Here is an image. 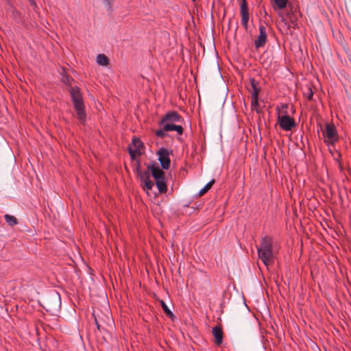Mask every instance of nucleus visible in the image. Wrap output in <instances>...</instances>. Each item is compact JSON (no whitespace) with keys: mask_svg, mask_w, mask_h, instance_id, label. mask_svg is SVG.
Masks as SVG:
<instances>
[{"mask_svg":"<svg viewBox=\"0 0 351 351\" xmlns=\"http://www.w3.org/2000/svg\"><path fill=\"white\" fill-rule=\"evenodd\" d=\"M144 186H143L144 190H151L154 186V182L151 179L143 181Z\"/></svg>","mask_w":351,"mask_h":351,"instance_id":"obj_27","label":"nucleus"},{"mask_svg":"<svg viewBox=\"0 0 351 351\" xmlns=\"http://www.w3.org/2000/svg\"><path fill=\"white\" fill-rule=\"evenodd\" d=\"M113 1L114 0H103V3L105 5L108 11H112Z\"/></svg>","mask_w":351,"mask_h":351,"instance_id":"obj_29","label":"nucleus"},{"mask_svg":"<svg viewBox=\"0 0 351 351\" xmlns=\"http://www.w3.org/2000/svg\"><path fill=\"white\" fill-rule=\"evenodd\" d=\"M29 1H32V0H29Z\"/></svg>","mask_w":351,"mask_h":351,"instance_id":"obj_40","label":"nucleus"},{"mask_svg":"<svg viewBox=\"0 0 351 351\" xmlns=\"http://www.w3.org/2000/svg\"><path fill=\"white\" fill-rule=\"evenodd\" d=\"M25 230L27 232H28L29 233H30L32 235L34 234V231L32 230L29 229V230Z\"/></svg>","mask_w":351,"mask_h":351,"instance_id":"obj_34","label":"nucleus"},{"mask_svg":"<svg viewBox=\"0 0 351 351\" xmlns=\"http://www.w3.org/2000/svg\"><path fill=\"white\" fill-rule=\"evenodd\" d=\"M10 9L12 18L16 21L19 22L21 19V14L20 13V12H19L13 5H11Z\"/></svg>","mask_w":351,"mask_h":351,"instance_id":"obj_22","label":"nucleus"},{"mask_svg":"<svg viewBox=\"0 0 351 351\" xmlns=\"http://www.w3.org/2000/svg\"><path fill=\"white\" fill-rule=\"evenodd\" d=\"M132 145L136 148L135 149L140 150L141 148H145L144 144L142 141L136 136L132 140Z\"/></svg>","mask_w":351,"mask_h":351,"instance_id":"obj_19","label":"nucleus"},{"mask_svg":"<svg viewBox=\"0 0 351 351\" xmlns=\"http://www.w3.org/2000/svg\"><path fill=\"white\" fill-rule=\"evenodd\" d=\"M251 104H252V108L253 110H255L258 113L259 112V111L258 110V108L259 106L258 97H252Z\"/></svg>","mask_w":351,"mask_h":351,"instance_id":"obj_26","label":"nucleus"},{"mask_svg":"<svg viewBox=\"0 0 351 351\" xmlns=\"http://www.w3.org/2000/svg\"><path fill=\"white\" fill-rule=\"evenodd\" d=\"M291 13H293L295 15L299 14V16H302V13L299 10V8L296 5H294L293 3H289V10L287 11L286 14H291Z\"/></svg>","mask_w":351,"mask_h":351,"instance_id":"obj_23","label":"nucleus"},{"mask_svg":"<svg viewBox=\"0 0 351 351\" xmlns=\"http://www.w3.org/2000/svg\"><path fill=\"white\" fill-rule=\"evenodd\" d=\"M166 132H167V131L164 130V126H162V128L161 129L157 130L155 131V134L158 137H160L161 138H165L167 136Z\"/></svg>","mask_w":351,"mask_h":351,"instance_id":"obj_28","label":"nucleus"},{"mask_svg":"<svg viewBox=\"0 0 351 351\" xmlns=\"http://www.w3.org/2000/svg\"><path fill=\"white\" fill-rule=\"evenodd\" d=\"M88 270H89V274H91L92 271H93V270L90 267L88 268Z\"/></svg>","mask_w":351,"mask_h":351,"instance_id":"obj_36","label":"nucleus"},{"mask_svg":"<svg viewBox=\"0 0 351 351\" xmlns=\"http://www.w3.org/2000/svg\"><path fill=\"white\" fill-rule=\"evenodd\" d=\"M314 92L312 89L311 84L307 85L304 90L303 95L307 99L308 101H312L313 97Z\"/></svg>","mask_w":351,"mask_h":351,"instance_id":"obj_18","label":"nucleus"},{"mask_svg":"<svg viewBox=\"0 0 351 351\" xmlns=\"http://www.w3.org/2000/svg\"><path fill=\"white\" fill-rule=\"evenodd\" d=\"M149 171H150V170H148V169H147V171H142V170H141V173H138L136 174H137V176L140 178L141 181L143 182V181L150 179Z\"/></svg>","mask_w":351,"mask_h":351,"instance_id":"obj_24","label":"nucleus"},{"mask_svg":"<svg viewBox=\"0 0 351 351\" xmlns=\"http://www.w3.org/2000/svg\"><path fill=\"white\" fill-rule=\"evenodd\" d=\"M5 1L6 2V3L11 7V5H12L11 3V0H5Z\"/></svg>","mask_w":351,"mask_h":351,"instance_id":"obj_33","label":"nucleus"},{"mask_svg":"<svg viewBox=\"0 0 351 351\" xmlns=\"http://www.w3.org/2000/svg\"><path fill=\"white\" fill-rule=\"evenodd\" d=\"M215 180L214 179L211 180L208 183H207L203 189H202L199 192V196L201 197L204 195L206 193H207L210 188L213 186Z\"/></svg>","mask_w":351,"mask_h":351,"instance_id":"obj_21","label":"nucleus"},{"mask_svg":"<svg viewBox=\"0 0 351 351\" xmlns=\"http://www.w3.org/2000/svg\"><path fill=\"white\" fill-rule=\"evenodd\" d=\"M323 136L325 138L324 143L328 145H334L339 140L337 128L333 123H326Z\"/></svg>","mask_w":351,"mask_h":351,"instance_id":"obj_5","label":"nucleus"},{"mask_svg":"<svg viewBox=\"0 0 351 351\" xmlns=\"http://www.w3.org/2000/svg\"><path fill=\"white\" fill-rule=\"evenodd\" d=\"M298 15L299 14L295 15L293 13L286 14V16L288 19V21H289V29L291 30V27H293V29L298 28Z\"/></svg>","mask_w":351,"mask_h":351,"instance_id":"obj_14","label":"nucleus"},{"mask_svg":"<svg viewBox=\"0 0 351 351\" xmlns=\"http://www.w3.org/2000/svg\"><path fill=\"white\" fill-rule=\"evenodd\" d=\"M275 5L279 10L285 8L288 4V0H274Z\"/></svg>","mask_w":351,"mask_h":351,"instance_id":"obj_25","label":"nucleus"},{"mask_svg":"<svg viewBox=\"0 0 351 351\" xmlns=\"http://www.w3.org/2000/svg\"><path fill=\"white\" fill-rule=\"evenodd\" d=\"M213 335L215 337V343L217 346H220L222 343L223 338V332L221 326H215L213 328Z\"/></svg>","mask_w":351,"mask_h":351,"instance_id":"obj_12","label":"nucleus"},{"mask_svg":"<svg viewBox=\"0 0 351 351\" xmlns=\"http://www.w3.org/2000/svg\"><path fill=\"white\" fill-rule=\"evenodd\" d=\"M86 301H84L83 300H82V306H85V304L84 303H86Z\"/></svg>","mask_w":351,"mask_h":351,"instance_id":"obj_37","label":"nucleus"},{"mask_svg":"<svg viewBox=\"0 0 351 351\" xmlns=\"http://www.w3.org/2000/svg\"><path fill=\"white\" fill-rule=\"evenodd\" d=\"M281 21L282 23H283L285 25L287 26V27L289 28V21H288V19L287 18V16H281Z\"/></svg>","mask_w":351,"mask_h":351,"instance_id":"obj_32","label":"nucleus"},{"mask_svg":"<svg viewBox=\"0 0 351 351\" xmlns=\"http://www.w3.org/2000/svg\"><path fill=\"white\" fill-rule=\"evenodd\" d=\"M160 304L166 316L170 318L172 321H174L176 319V317L168 308L166 303L163 300H160Z\"/></svg>","mask_w":351,"mask_h":351,"instance_id":"obj_15","label":"nucleus"},{"mask_svg":"<svg viewBox=\"0 0 351 351\" xmlns=\"http://www.w3.org/2000/svg\"><path fill=\"white\" fill-rule=\"evenodd\" d=\"M193 2H196V0H192Z\"/></svg>","mask_w":351,"mask_h":351,"instance_id":"obj_39","label":"nucleus"},{"mask_svg":"<svg viewBox=\"0 0 351 351\" xmlns=\"http://www.w3.org/2000/svg\"><path fill=\"white\" fill-rule=\"evenodd\" d=\"M59 73L61 76V81L66 86L69 87V91L71 95V100L73 103V107L76 112V117L78 119L80 124L85 128L86 122V107L80 90L77 86L73 87L71 86V82L73 81V79L68 75L65 68L62 67L60 71H59Z\"/></svg>","mask_w":351,"mask_h":351,"instance_id":"obj_1","label":"nucleus"},{"mask_svg":"<svg viewBox=\"0 0 351 351\" xmlns=\"http://www.w3.org/2000/svg\"><path fill=\"white\" fill-rule=\"evenodd\" d=\"M128 151L130 154L131 160H136L137 156H141L142 154L141 150L134 149L131 147V145L128 146Z\"/></svg>","mask_w":351,"mask_h":351,"instance_id":"obj_20","label":"nucleus"},{"mask_svg":"<svg viewBox=\"0 0 351 351\" xmlns=\"http://www.w3.org/2000/svg\"><path fill=\"white\" fill-rule=\"evenodd\" d=\"M164 130L167 132L176 131L178 134L182 135L184 132V128L182 125H176L175 123H163Z\"/></svg>","mask_w":351,"mask_h":351,"instance_id":"obj_13","label":"nucleus"},{"mask_svg":"<svg viewBox=\"0 0 351 351\" xmlns=\"http://www.w3.org/2000/svg\"><path fill=\"white\" fill-rule=\"evenodd\" d=\"M97 62L101 66H108L109 64V58L104 53L99 54L97 56Z\"/></svg>","mask_w":351,"mask_h":351,"instance_id":"obj_16","label":"nucleus"},{"mask_svg":"<svg viewBox=\"0 0 351 351\" xmlns=\"http://www.w3.org/2000/svg\"><path fill=\"white\" fill-rule=\"evenodd\" d=\"M4 219L6 221V223L12 227L18 224V223H19L18 219L14 216L9 215V214H5L4 215Z\"/></svg>","mask_w":351,"mask_h":351,"instance_id":"obj_17","label":"nucleus"},{"mask_svg":"<svg viewBox=\"0 0 351 351\" xmlns=\"http://www.w3.org/2000/svg\"><path fill=\"white\" fill-rule=\"evenodd\" d=\"M241 23L245 30L248 29V21H249V12L248 5L247 0H241Z\"/></svg>","mask_w":351,"mask_h":351,"instance_id":"obj_9","label":"nucleus"},{"mask_svg":"<svg viewBox=\"0 0 351 351\" xmlns=\"http://www.w3.org/2000/svg\"><path fill=\"white\" fill-rule=\"evenodd\" d=\"M172 154V151L162 147L156 153L158 156V160L161 165V169L168 170L171 165V160L169 155Z\"/></svg>","mask_w":351,"mask_h":351,"instance_id":"obj_7","label":"nucleus"},{"mask_svg":"<svg viewBox=\"0 0 351 351\" xmlns=\"http://www.w3.org/2000/svg\"><path fill=\"white\" fill-rule=\"evenodd\" d=\"M183 121V118L179 113L175 110L167 112L159 121V125L168 123H180Z\"/></svg>","mask_w":351,"mask_h":351,"instance_id":"obj_8","label":"nucleus"},{"mask_svg":"<svg viewBox=\"0 0 351 351\" xmlns=\"http://www.w3.org/2000/svg\"><path fill=\"white\" fill-rule=\"evenodd\" d=\"M288 108V105L287 104H282V108L284 109V108Z\"/></svg>","mask_w":351,"mask_h":351,"instance_id":"obj_35","label":"nucleus"},{"mask_svg":"<svg viewBox=\"0 0 351 351\" xmlns=\"http://www.w3.org/2000/svg\"><path fill=\"white\" fill-rule=\"evenodd\" d=\"M267 40V34L266 28L264 25H259V35L254 40V46L256 49H259L265 46Z\"/></svg>","mask_w":351,"mask_h":351,"instance_id":"obj_10","label":"nucleus"},{"mask_svg":"<svg viewBox=\"0 0 351 351\" xmlns=\"http://www.w3.org/2000/svg\"><path fill=\"white\" fill-rule=\"evenodd\" d=\"M150 170L152 177L156 181V186L160 193H165L167 191L165 173L160 168L158 164L155 161H151L147 166Z\"/></svg>","mask_w":351,"mask_h":351,"instance_id":"obj_3","label":"nucleus"},{"mask_svg":"<svg viewBox=\"0 0 351 351\" xmlns=\"http://www.w3.org/2000/svg\"><path fill=\"white\" fill-rule=\"evenodd\" d=\"M245 86L248 91L251 92L252 97H258L261 88L259 82L254 78H250L249 82H245Z\"/></svg>","mask_w":351,"mask_h":351,"instance_id":"obj_11","label":"nucleus"},{"mask_svg":"<svg viewBox=\"0 0 351 351\" xmlns=\"http://www.w3.org/2000/svg\"><path fill=\"white\" fill-rule=\"evenodd\" d=\"M92 318L94 319V322L98 329V330H100V323H99V320L97 318V315L95 314V310H93V313H92Z\"/></svg>","mask_w":351,"mask_h":351,"instance_id":"obj_30","label":"nucleus"},{"mask_svg":"<svg viewBox=\"0 0 351 351\" xmlns=\"http://www.w3.org/2000/svg\"><path fill=\"white\" fill-rule=\"evenodd\" d=\"M136 173H141V162L139 160H136Z\"/></svg>","mask_w":351,"mask_h":351,"instance_id":"obj_31","label":"nucleus"},{"mask_svg":"<svg viewBox=\"0 0 351 351\" xmlns=\"http://www.w3.org/2000/svg\"><path fill=\"white\" fill-rule=\"evenodd\" d=\"M258 256L266 267L274 263L276 245L271 237L265 236L261 241L260 247L257 249Z\"/></svg>","mask_w":351,"mask_h":351,"instance_id":"obj_2","label":"nucleus"},{"mask_svg":"<svg viewBox=\"0 0 351 351\" xmlns=\"http://www.w3.org/2000/svg\"><path fill=\"white\" fill-rule=\"evenodd\" d=\"M78 305H79V306H81L80 301H79V302H78Z\"/></svg>","mask_w":351,"mask_h":351,"instance_id":"obj_38","label":"nucleus"},{"mask_svg":"<svg viewBox=\"0 0 351 351\" xmlns=\"http://www.w3.org/2000/svg\"><path fill=\"white\" fill-rule=\"evenodd\" d=\"M277 121L280 128L285 131H291L296 126L295 119L288 115L287 112H285L283 115L278 112Z\"/></svg>","mask_w":351,"mask_h":351,"instance_id":"obj_6","label":"nucleus"},{"mask_svg":"<svg viewBox=\"0 0 351 351\" xmlns=\"http://www.w3.org/2000/svg\"><path fill=\"white\" fill-rule=\"evenodd\" d=\"M44 304L41 306L51 315H56L61 308V298L59 293L53 291L47 294L43 300Z\"/></svg>","mask_w":351,"mask_h":351,"instance_id":"obj_4","label":"nucleus"}]
</instances>
